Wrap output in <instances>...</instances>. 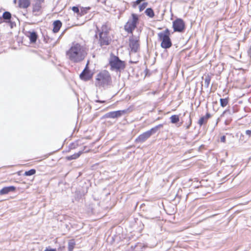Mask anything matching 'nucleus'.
Returning <instances> with one entry per match:
<instances>
[{"mask_svg": "<svg viewBox=\"0 0 251 251\" xmlns=\"http://www.w3.org/2000/svg\"><path fill=\"white\" fill-rule=\"evenodd\" d=\"M88 48L80 43L73 42L66 52L67 58L72 62L77 63L83 61L88 54Z\"/></svg>", "mask_w": 251, "mask_h": 251, "instance_id": "f257e3e1", "label": "nucleus"}, {"mask_svg": "<svg viewBox=\"0 0 251 251\" xmlns=\"http://www.w3.org/2000/svg\"><path fill=\"white\" fill-rule=\"evenodd\" d=\"M111 27L109 25L104 23L99 28L97 26V31L95 36L99 38V44L100 47L109 45L112 42V38L109 35Z\"/></svg>", "mask_w": 251, "mask_h": 251, "instance_id": "f03ea898", "label": "nucleus"}, {"mask_svg": "<svg viewBox=\"0 0 251 251\" xmlns=\"http://www.w3.org/2000/svg\"><path fill=\"white\" fill-rule=\"evenodd\" d=\"M112 82L111 75L107 70H102L96 75L95 85L96 87L100 88L109 85Z\"/></svg>", "mask_w": 251, "mask_h": 251, "instance_id": "7ed1b4c3", "label": "nucleus"}, {"mask_svg": "<svg viewBox=\"0 0 251 251\" xmlns=\"http://www.w3.org/2000/svg\"><path fill=\"white\" fill-rule=\"evenodd\" d=\"M158 40L160 42V46L164 49H168L172 46L171 33L168 28L157 33Z\"/></svg>", "mask_w": 251, "mask_h": 251, "instance_id": "20e7f679", "label": "nucleus"}, {"mask_svg": "<svg viewBox=\"0 0 251 251\" xmlns=\"http://www.w3.org/2000/svg\"><path fill=\"white\" fill-rule=\"evenodd\" d=\"M109 64L111 70L121 71L124 70L126 67L125 61L121 60L119 58L115 55H111L109 61Z\"/></svg>", "mask_w": 251, "mask_h": 251, "instance_id": "39448f33", "label": "nucleus"}, {"mask_svg": "<svg viewBox=\"0 0 251 251\" xmlns=\"http://www.w3.org/2000/svg\"><path fill=\"white\" fill-rule=\"evenodd\" d=\"M163 126V124H159L152 128L149 130H148L142 134L139 135L136 139L135 141L138 143H143L145 142L150 136L154 134L160 128Z\"/></svg>", "mask_w": 251, "mask_h": 251, "instance_id": "423d86ee", "label": "nucleus"}, {"mask_svg": "<svg viewBox=\"0 0 251 251\" xmlns=\"http://www.w3.org/2000/svg\"><path fill=\"white\" fill-rule=\"evenodd\" d=\"M131 17L132 20H129L125 25V30L129 33H132L137 26L139 20L138 16L136 14H132Z\"/></svg>", "mask_w": 251, "mask_h": 251, "instance_id": "0eeeda50", "label": "nucleus"}, {"mask_svg": "<svg viewBox=\"0 0 251 251\" xmlns=\"http://www.w3.org/2000/svg\"><path fill=\"white\" fill-rule=\"evenodd\" d=\"M45 0H33L32 4V12L35 16L41 15L43 12V5Z\"/></svg>", "mask_w": 251, "mask_h": 251, "instance_id": "6e6552de", "label": "nucleus"}, {"mask_svg": "<svg viewBox=\"0 0 251 251\" xmlns=\"http://www.w3.org/2000/svg\"><path fill=\"white\" fill-rule=\"evenodd\" d=\"M140 37L132 35L129 39V46L132 51L136 52L140 47Z\"/></svg>", "mask_w": 251, "mask_h": 251, "instance_id": "1a4fd4ad", "label": "nucleus"}, {"mask_svg": "<svg viewBox=\"0 0 251 251\" xmlns=\"http://www.w3.org/2000/svg\"><path fill=\"white\" fill-rule=\"evenodd\" d=\"M173 28L174 32H183L185 29L184 21L180 18H177L173 22Z\"/></svg>", "mask_w": 251, "mask_h": 251, "instance_id": "9d476101", "label": "nucleus"}, {"mask_svg": "<svg viewBox=\"0 0 251 251\" xmlns=\"http://www.w3.org/2000/svg\"><path fill=\"white\" fill-rule=\"evenodd\" d=\"M132 111L129 108L122 110H117L112 111L106 113L104 117L107 118L115 119L121 117L123 115L127 113L130 112Z\"/></svg>", "mask_w": 251, "mask_h": 251, "instance_id": "9b49d317", "label": "nucleus"}, {"mask_svg": "<svg viewBox=\"0 0 251 251\" xmlns=\"http://www.w3.org/2000/svg\"><path fill=\"white\" fill-rule=\"evenodd\" d=\"M80 78L84 81H88L93 77V74L88 69V63L86 67L79 75Z\"/></svg>", "mask_w": 251, "mask_h": 251, "instance_id": "f8f14e48", "label": "nucleus"}, {"mask_svg": "<svg viewBox=\"0 0 251 251\" xmlns=\"http://www.w3.org/2000/svg\"><path fill=\"white\" fill-rule=\"evenodd\" d=\"M31 4L30 0H18V7L22 9H26Z\"/></svg>", "mask_w": 251, "mask_h": 251, "instance_id": "ddd939ff", "label": "nucleus"}, {"mask_svg": "<svg viewBox=\"0 0 251 251\" xmlns=\"http://www.w3.org/2000/svg\"><path fill=\"white\" fill-rule=\"evenodd\" d=\"M62 23L60 20L54 21L52 23V32L54 33L58 32L61 27H62Z\"/></svg>", "mask_w": 251, "mask_h": 251, "instance_id": "4468645a", "label": "nucleus"}, {"mask_svg": "<svg viewBox=\"0 0 251 251\" xmlns=\"http://www.w3.org/2000/svg\"><path fill=\"white\" fill-rule=\"evenodd\" d=\"M15 190L16 187L14 186L4 187L0 190V195H5L10 192H14Z\"/></svg>", "mask_w": 251, "mask_h": 251, "instance_id": "2eb2a0df", "label": "nucleus"}, {"mask_svg": "<svg viewBox=\"0 0 251 251\" xmlns=\"http://www.w3.org/2000/svg\"><path fill=\"white\" fill-rule=\"evenodd\" d=\"M211 117V115L209 113H207L204 116L201 117L198 120V124L200 126L206 124L208 120Z\"/></svg>", "mask_w": 251, "mask_h": 251, "instance_id": "dca6fc26", "label": "nucleus"}, {"mask_svg": "<svg viewBox=\"0 0 251 251\" xmlns=\"http://www.w3.org/2000/svg\"><path fill=\"white\" fill-rule=\"evenodd\" d=\"M116 0H105L104 1V5L107 7V10H111L112 8L116 7Z\"/></svg>", "mask_w": 251, "mask_h": 251, "instance_id": "f3484780", "label": "nucleus"}, {"mask_svg": "<svg viewBox=\"0 0 251 251\" xmlns=\"http://www.w3.org/2000/svg\"><path fill=\"white\" fill-rule=\"evenodd\" d=\"M28 33L29 35H28L27 37L29 38L30 42L35 43L38 38V35L37 33L34 31L28 32Z\"/></svg>", "mask_w": 251, "mask_h": 251, "instance_id": "a211bd4d", "label": "nucleus"}, {"mask_svg": "<svg viewBox=\"0 0 251 251\" xmlns=\"http://www.w3.org/2000/svg\"><path fill=\"white\" fill-rule=\"evenodd\" d=\"M204 84L206 88H208L210 85L211 79V75L209 74H205L204 75Z\"/></svg>", "mask_w": 251, "mask_h": 251, "instance_id": "6ab92c4d", "label": "nucleus"}, {"mask_svg": "<svg viewBox=\"0 0 251 251\" xmlns=\"http://www.w3.org/2000/svg\"><path fill=\"white\" fill-rule=\"evenodd\" d=\"M82 153V151H80L77 153H74V154H73L72 155L66 156V159L67 160H73V159H76L78 158Z\"/></svg>", "mask_w": 251, "mask_h": 251, "instance_id": "aec40b11", "label": "nucleus"}, {"mask_svg": "<svg viewBox=\"0 0 251 251\" xmlns=\"http://www.w3.org/2000/svg\"><path fill=\"white\" fill-rule=\"evenodd\" d=\"M75 246V242L74 239H71L69 241L68 244V251H73Z\"/></svg>", "mask_w": 251, "mask_h": 251, "instance_id": "412c9836", "label": "nucleus"}, {"mask_svg": "<svg viewBox=\"0 0 251 251\" xmlns=\"http://www.w3.org/2000/svg\"><path fill=\"white\" fill-rule=\"evenodd\" d=\"M145 13L147 16L151 18H152L154 16V12L151 8H148L146 9Z\"/></svg>", "mask_w": 251, "mask_h": 251, "instance_id": "4be33fe9", "label": "nucleus"}, {"mask_svg": "<svg viewBox=\"0 0 251 251\" xmlns=\"http://www.w3.org/2000/svg\"><path fill=\"white\" fill-rule=\"evenodd\" d=\"M91 9L90 7H82L80 9L79 16H82L86 14Z\"/></svg>", "mask_w": 251, "mask_h": 251, "instance_id": "5701e85b", "label": "nucleus"}, {"mask_svg": "<svg viewBox=\"0 0 251 251\" xmlns=\"http://www.w3.org/2000/svg\"><path fill=\"white\" fill-rule=\"evenodd\" d=\"M220 105L222 107H226L228 103L229 102V98L227 97L225 99H221L220 100Z\"/></svg>", "mask_w": 251, "mask_h": 251, "instance_id": "b1692460", "label": "nucleus"}, {"mask_svg": "<svg viewBox=\"0 0 251 251\" xmlns=\"http://www.w3.org/2000/svg\"><path fill=\"white\" fill-rule=\"evenodd\" d=\"M171 122L172 124H176L179 121V116L177 115H173L170 117Z\"/></svg>", "mask_w": 251, "mask_h": 251, "instance_id": "393cba45", "label": "nucleus"}, {"mask_svg": "<svg viewBox=\"0 0 251 251\" xmlns=\"http://www.w3.org/2000/svg\"><path fill=\"white\" fill-rule=\"evenodd\" d=\"M2 17L4 20H10L11 18V14L10 12L6 11L3 13Z\"/></svg>", "mask_w": 251, "mask_h": 251, "instance_id": "a878e982", "label": "nucleus"}, {"mask_svg": "<svg viewBox=\"0 0 251 251\" xmlns=\"http://www.w3.org/2000/svg\"><path fill=\"white\" fill-rule=\"evenodd\" d=\"M36 173V170L34 169H31L29 171H25L24 173L25 176H30L34 175Z\"/></svg>", "mask_w": 251, "mask_h": 251, "instance_id": "bb28decb", "label": "nucleus"}, {"mask_svg": "<svg viewBox=\"0 0 251 251\" xmlns=\"http://www.w3.org/2000/svg\"><path fill=\"white\" fill-rule=\"evenodd\" d=\"M148 5V3L147 2H144L143 3H142L141 5H140L139 6V11L141 12V11H142Z\"/></svg>", "mask_w": 251, "mask_h": 251, "instance_id": "cd10ccee", "label": "nucleus"}, {"mask_svg": "<svg viewBox=\"0 0 251 251\" xmlns=\"http://www.w3.org/2000/svg\"><path fill=\"white\" fill-rule=\"evenodd\" d=\"M72 10L75 13H77V15L79 16L80 13V10L77 6H73L72 8Z\"/></svg>", "mask_w": 251, "mask_h": 251, "instance_id": "c85d7f7f", "label": "nucleus"}, {"mask_svg": "<svg viewBox=\"0 0 251 251\" xmlns=\"http://www.w3.org/2000/svg\"><path fill=\"white\" fill-rule=\"evenodd\" d=\"M141 2V0H136L135 2H133V7L134 8L136 7L137 5L140 4Z\"/></svg>", "mask_w": 251, "mask_h": 251, "instance_id": "c756f323", "label": "nucleus"}, {"mask_svg": "<svg viewBox=\"0 0 251 251\" xmlns=\"http://www.w3.org/2000/svg\"><path fill=\"white\" fill-rule=\"evenodd\" d=\"M232 120L231 118L226 120L225 122V125H228L231 122Z\"/></svg>", "mask_w": 251, "mask_h": 251, "instance_id": "7c9ffc66", "label": "nucleus"}, {"mask_svg": "<svg viewBox=\"0 0 251 251\" xmlns=\"http://www.w3.org/2000/svg\"><path fill=\"white\" fill-rule=\"evenodd\" d=\"M226 141V136L223 135L221 137V142L223 143H225Z\"/></svg>", "mask_w": 251, "mask_h": 251, "instance_id": "2f4dec72", "label": "nucleus"}, {"mask_svg": "<svg viewBox=\"0 0 251 251\" xmlns=\"http://www.w3.org/2000/svg\"><path fill=\"white\" fill-rule=\"evenodd\" d=\"M247 135L249 137H251V130H247L245 132Z\"/></svg>", "mask_w": 251, "mask_h": 251, "instance_id": "473e14b6", "label": "nucleus"}, {"mask_svg": "<svg viewBox=\"0 0 251 251\" xmlns=\"http://www.w3.org/2000/svg\"><path fill=\"white\" fill-rule=\"evenodd\" d=\"M191 125H192V119L191 118H190V120H189V124L186 126V129H189L190 128V127L191 126Z\"/></svg>", "mask_w": 251, "mask_h": 251, "instance_id": "72a5a7b5", "label": "nucleus"}, {"mask_svg": "<svg viewBox=\"0 0 251 251\" xmlns=\"http://www.w3.org/2000/svg\"><path fill=\"white\" fill-rule=\"evenodd\" d=\"M44 251H56L55 249H50L49 248H47L45 249Z\"/></svg>", "mask_w": 251, "mask_h": 251, "instance_id": "f704fd0d", "label": "nucleus"}, {"mask_svg": "<svg viewBox=\"0 0 251 251\" xmlns=\"http://www.w3.org/2000/svg\"><path fill=\"white\" fill-rule=\"evenodd\" d=\"M96 101L99 103H104L105 102V101H104V100H98Z\"/></svg>", "mask_w": 251, "mask_h": 251, "instance_id": "c9c22d12", "label": "nucleus"}, {"mask_svg": "<svg viewBox=\"0 0 251 251\" xmlns=\"http://www.w3.org/2000/svg\"><path fill=\"white\" fill-rule=\"evenodd\" d=\"M64 249H65V246H63V247H60L58 248V250H64Z\"/></svg>", "mask_w": 251, "mask_h": 251, "instance_id": "e433bc0d", "label": "nucleus"}, {"mask_svg": "<svg viewBox=\"0 0 251 251\" xmlns=\"http://www.w3.org/2000/svg\"><path fill=\"white\" fill-rule=\"evenodd\" d=\"M227 111H229V110H226L225 111H224L223 112V113H222V116L224 115V114H225V113H226V112H227Z\"/></svg>", "mask_w": 251, "mask_h": 251, "instance_id": "4c0bfd02", "label": "nucleus"}, {"mask_svg": "<svg viewBox=\"0 0 251 251\" xmlns=\"http://www.w3.org/2000/svg\"><path fill=\"white\" fill-rule=\"evenodd\" d=\"M249 51H250V52H251V47L250 48Z\"/></svg>", "mask_w": 251, "mask_h": 251, "instance_id": "58836bf2", "label": "nucleus"}]
</instances>
